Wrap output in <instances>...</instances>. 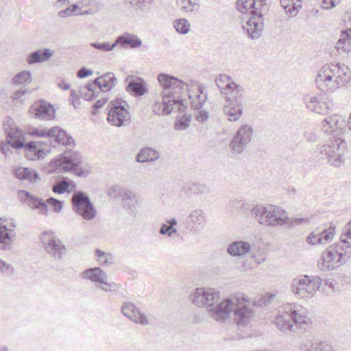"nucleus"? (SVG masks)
Instances as JSON below:
<instances>
[{
    "mask_svg": "<svg viewBox=\"0 0 351 351\" xmlns=\"http://www.w3.org/2000/svg\"><path fill=\"white\" fill-rule=\"evenodd\" d=\"M234 82L226 74H219L215 78V84L223 95H228V90L232 88Z\"/></svg>",
    "mask_w": 351,
    "mask_h": 351,
    "instance_id": "c9c22d12",
    "label": "nucleus"
},
{
    "mask_svg": "<svg viewBox=\"0 0 351 351\" xmlns=\"http://www.w3.org/2000/svg\"><path fill=\"white\" fill-rule=\"evenodd\" d=\"M270 212V204L265 206L262 204L254 206L250 209V215L258 223L267 226Z\"/></svg>",
    "mask_w": 351,
    "mask_h": 351,
    "instance_id": "c85d7f7f",
    "label": "nucleus"
},
{
    "mask_svg": "<svg viewBox=\"0 0 351 351\" xmlns=\"http://www.w3.org/2000/svg\"><path fill=\"white\" fill-rule=\"evenodd\" d=\"M41 243L47 254L54 260L61 259L62 255L66 254V250L62 241L52 231H44L40 236Z\"/></svg>",
    "mask_w": 351,
    "mask_h": 351,
    "instance_id": "2eb2a0df",
    "label": "nucleus"
},
{
    "mask_svg": "<svg viewBox=\"0 0 351 351\" xmlns=\"http://www.w3.org/2000/svg\"><path fill=\"white\" fill-rule=\"evenodd\" d=\"M342 238L351 239V220L347 223L343 230Z\"/></svg>",
    "mask_w": 351,
    "mask_h": 351,
    "instance_id": "0e129e2a",
    "label": "nucleus"
},
{
    "mask_svg": "<svg viewBox=\"0 0 351 351\" xmlns=\"http://www.w3.org/2000/svg\"><path fill=\"white\" fill-rule=\"evenodd\" d=\"M335 0H322V8L324 10H328L335 6Z\"/></svg>",
    "mask_w": 351,
    "mask_h": 351,
    "instance_id": "69168bd1",
    "label": "nucleus"
},
{
    "mask_svg": "<svg viewBox=\"0 0 351 351\" xmlns=\"http://www.w3.org/2000/svg\"><path fill=\"white\" fill-rule=\"evenodd\" d=\"M178 225V221L175 218L167 219L166 223L161 224L159 233L162 235H167L171 237L173 234L179 235L178 229L176 228Z\"/></svg>",
    "mask_w": 351,
    "mask_h": 351,
    "instance_id": "e433bc0d",
    "label": "nucleus"
},
{
    "mask_svg": "<svg viewBox=\"0 0 351 351\" xmlns=\"http://www.w3.org/2000/svg\"><path fill=\"white\" fill-rule=\"evenodd\" d=\"M117 80L112 72H108L99 77L90 80L80 90L82 97L90 101L99 96L101 92L110 91L117 84Z\"/></svg>",
    "mask_w": 351,
    "mask_h": 351,
    "instance_id": "0eeeda50",
    "label": "nucleus"
},
{
    "mask_svg": "<svg viewBox=\"0 0 351 351\" xmlns=\"http://www.w3.org/2000/svg\"><path fill=\"white\" fill-rule=\"evenodd\" d=\"M253 134L254 130L250 125H241L230 142V148L232 152L242 154L252 141Z\"/></svg>",
    "mask_w": 351,
    "mask_h": 351,
    "instance_id": "dca6fc26",
    "label": "nucleus"
},
{
    "mask_svg": "<svg viewBox=\"0 0 351 351\" xmlns=\"http://www.w3.org/2000/svg\"><path fill=\"white\" fill-rule=\"evenodd\" d=\"M346 142L341 138H337L334 141H330L329 144L324 145L320 147V153L325 155L328 159L333 156L335 151L337 152L346 149Z\"/></svg>",
    "mask_w": 351,
    "mask_h": 351,
    "instance_id": "c756f323",
    "label": "nucleus"
},
{
    "mask_svg": "<svg viewBox=\"0 0 351 351\" xmlns=\"http://www.w3.org/2000/svg\"><path fill=\"white\" fill-rule=\"evenodd\" d=\"M256 3V0H237V8L241 13L249 12L251 14Z\"/></svg>",
    "mask_w": 351,
    "mask_h": 351,
    "instance_id": "37998d69",
    "label": "nucleus"
},
{
    "mask_svg": "<svg viewBox=\"0 0 351 351\" xmlns=\"http://www.w3.org/2000/svg\"><path fill=\"white\" fill-rule=\"evenodd\" d=\"M306 310L291 303L284 305L274 319L275 325L282 331L305 330L308 326Z\"/></svg>",
    "mask_w": 351,
    "mask_h": 351,
    "instance_id": "39448f33",
    "label": "nucleus"
},
{
    "mask_svg": "<svg viewBox=\"0 0 351 351\" xmlns=\"http://www.w3.org/2000/svg\"><path fill=\"white\" fill-rule=\"evenodd\" d=\"M16 237V233L12 230H9L6 225L0 223V250H10L12 244V239Z\"/></svg>",
    "mask_w": 351,
    "mask_h": 351,
    "instance_id": "7c9ffc66",
    "label": "nucleus"
},
{
    "mask_svg": "<svg viewBox=\"0 0 351 351\" xmlns=\"http://www.w3.org/2000/svg\"><path fill=\"white\" fill-rule=\"evenodd\" d=\"M306 242L308 244L311 245H317V244H322V239L318 238L317 234L315 231L312 232L306 238Z\"/></svg>",
    "mask_w": 351,
    "mask_h": 351,
    "instance_id": "052dcab7",
    "label": "nucleus"
},
{
    "mask_svg": "<svg viewBox=\"0 0 351 351\" xmlns=\"http://www.w3.org/2000/svg\"><path fill=\"white\" fill-rule=\"evenodd\" d=\"M337 123H338V118L337 117H330L328 118H326L322 122L323 130H324L326 132H328V128L325 129L326 125L328 127V128L332 129L333 128V126H336L337 125Z\"/></svg>",
    "mask_w": 351,
    "mask_h": 351,
    "instance_id": "864d4df0",
    "label": "nucleus"
},
{
    "mask_svg": "<svg viewBox=\"0 0 351 351\" xmlns=\"http://www.w3.org/2000/svg\"><path fill=\"white\" fill-rule=\"evenodd\" d=\"M51 163L62 172H73L78 177L86 178L89 174V171L82 165V156L77 152H64L53 159Z\"/></svg>",
    "mask_w": 351,
    "mask_h": 351,
    "instance_id": "6e6552de",
    "label": "nucleus"
},
{
    "mask_svg": "<svg viewBox=\"0 0 351 351\" xmlns=\"http://www.w3.org/2000/svg\"><path fill=\"white\" fill-rule=\"evenodd\" d=\"M30 112L35 118L45 120H52L55 117V109L49 102L43 99L35 102L30 108Z\"/></svg>",
    "mask_w": 351,
    "mask_h": 351,
    "instance_id": "6ab92c4d",
    "label": "nucleus"
},
{
    "mask_svg": "<svg viewBox=\"0 0 351 351\" xmlns=\"http://www.w3.org/2000/svg\"><path fill=\"white\" fill-rule=\"evenodd\" d=\"M53 53L54 51L49 48L38 49L29 53L26 61L29 64L42 63L49 60Z\"/></svg>",
    "mask_w": 351,
    "mask_h": 351,
    "instance_id": "cd10ccee",
    "label": "nucleus"
},
{
    "mask_svg": "<svg viewBox=\"0 0 351 351\" xmlns=\"http://www.w3.org/2000/svg\"><path fill=\"white\" fill-rule=\"evenodd\" d=\"M322 285V279L318 276L304 275L295 278L291 284L293 293L300 298H308L313 295Z\"/></svg>",
    "mask_w": 351,
    "mask_h": 351,
    "instance_id": "ddd939ff",
    "label": "nucleus"
},
{
    "mask_svg": "<svg viewBox=\"0 0 351 351\" xmlns=\"http://www.w3.org/2000/svg\"><path fill=\"white\" fill-rule=\"evenodd\" d=\"M115 42L117 46L119 45L124 49H136L142 45L141 40L136 35L128 32L119 36Z\"/></svg>",
    "mask_w": 351,
    "mask_h": 351,
    "instance_id": "a878e982",
    "label": "nucleus"
},
{
    "mask_svg": "<svg viewBox=\"0 0 351 351\" xmlns=\"http://www.w3.org/2000/svg\"><path fill=\"white\" fill-rule=\"evenodd\" d=\"M343 150H341L337 152V149L335 151L333 156L328 158V162L332 166L335 167H339L343 163V156L344 154Z\"/></svg>",
    "mask_w": 351,
    "mask_h": 351,
    "instance_id": "a18cd8bd",
    "label": "nucleus"
},
{
    "mask_svg": "<svg viewBox=\"0 0 351 351\" xmlns=\"http://www.w3.org/2000/svg\"><path fill=\"white\" fill-rule=\"evenodd\" d=\"M308 218H302V217H296L292 219L291 224V226H298L302 223H308Z\"/></svg>",
    "mask_w": 351,
    "mask_h": 351,
    "instance_id": "338daca9",
    "label": "nucleus"
},
{
    "mask_svg": "<svg viewBox=\"0 0 351 351\" xmlns=\"http://www.w3.org/2000/svg\"><path fill=\"white\" fill-rule=\"evenodd\" d=\"M340 38L351 42V27L342 31Z\"/></svg>",
    "mask_w": 351,
    "mask_h": 351,
    "instance_id": "774afa93",
    "label": "nucleus"
},
{
    "mask_svg": "<svg viewBox=\"0 0 351 351\" xmlns=\"http://www.w3.org/2000/svg\"><path fill=\"white\" fill-rule=\"evenodd\" d=\"M191 115L184 114L180 117L175 123V129L178 130H183L187 128L191 122Z\"/></svg>",
    "mask_w": 351,
    "mask_h": 351,
    "instance_id": "49530a36",
    "label": "nucleus"
},
{
    "mask_svg": "<svg viewBox=\"0 0 351 351\" xmlns=\"http://www.w3.org/2000/svg\"><path fill=\"white\" fill-rule=\"evenodd\" d=\"M128 107V103L121 99L111 101L106 109L108 123L116 127L128 125L131 117Z\"/></svg>",
    "mask_w": 351,
    "mask_h": 351,
    "instance_id": "9b49d317",
    "label": "nucleus"
},
{
    "mask_svg": "<svg viewBox=\"0 0 351 351\" xmlns=\"http://www.w3.org/2000/svg\"><path fill=\"white\" fill-rule=\"evenodd\" d=\"M244 94V88L234 82L232 88L228 90V95H225V101L243 104Z\"/></svg>",
    "mask_w": 351,
    "mask_h": 351,
    "instance_id": "473e14b6",
    "label": "nucleus"
},
{
    "mask_svg": "<svg viewBox=\"0 0 351 351\" xmlns=\"http://www.w3.org/2000/svg\"><path fill=\"white\" fill-rule=\"evenodd\" d=\"M173 27L180 34H186L190 31V23L185 19H176L173 23Z\"/></svg>",
    "mask_w": 351,
    "mask_h": 351,
    "instance_id": "c03bdc74",
    "label": "nucleus"
},
{
    "mask_svg": "<svg viewBox=\"0 0 351 351\" xmlns=\"http://www.w3.org/2000/svg\"><path fill=\"white\" fill-rule=\"evenodd\" d=\"M160 157V153L157 150L149 147L141 149L136 154L135 160L137 162L155 161Z\"/></svg>",
    "mask_w": 351,
    "mask_h": 351,
    "instance_id": "72a5a7b5",
    "label": "nucleus"
},
{
    "mask_svg": "<svg viewBox=\"0 0 351 351\" xmlns=\"http://www.w3.org/2000/svg\"><path fill=\"white\" fill-rule=\"evenodd\" d=\"M274 297H275V295L273 293L265 294V295L262 296V298H260L256 303H254V305H256L258 306H267L272 302Z\"/></svg>",
    "mask_w": 351,
    "mask_h": 351,
    "instance_id": "603ef678",
    "label": "nucleus"
},
{
    "mask_svg": "<svg viewBox=\"0 0 351 351\" xmlns=\"http://www.w3.org/2000/svg\"><path fill=\"white\" fill-rule=\"evenodd\" d=\"M307 351H333L332 348L323 342H315L312 343Z\"/></svg>",
    "mask_w": 351,
    "mask_h": 351,
    "instance_id": "8fccbe9b",
    "label": "nucleus"
},
{
    "mask_svg": "<svg viewBox=\"0 0 351 351\" xmlns=\"http://www.w3.org/2000/svg\"><path fill=\"white\" fill-rule=\"evenodd\" d=\"M93 74V71L86 68V66L81 67L77 72V77L80 79L89 77Z\"/></svg>",
    "mask_w": 351,
    "mask_h": 351,
    "instance_id": "bf43d9fd",
    "label": "nucleus"
},
{
    "mask_svg": "<svg viewBox=\"0 0 351 351\" xmlns=\"http://www.w3.org/2000/svg\"><path fill=\"white\" fill-rule=\"evenodd\" d=\"M95 255L97 257L99 263L103 267L110 266L113 264L114 257L111 253H106L100 249H96L95 250Z\"/></svg>",
    "mask_w": 351,
    "mask_h": 351,
    "instance_id": "a19ab883",
    "label": "nucleus"
},
{
    "mask_svg": "<svg viewBox=\"0 0 351 351\" xmlns=\"http://www.w3.org/2000/svg\"><path fill=\"white\" fill-rule=\"evenodd\" d=\"M12 175L21 181H28L29 183H35L40 180L38 172L31 168L15 166L12 170Z\"/></svg>",
    "mask_w": 351,
    "mask_h": 351,
    "instance_id": "5701e85b",
    "label": "nucleus"
},
{
    "mask_svg": "<svg viewBox=\"0 0 351 351\" xmlns=\"http://www.w3.org/2000/svg\"><path fill=\"white\" fill-rule=\"evenodd\" d=\"M351 259V244L346 239L341 237L339 243L330 246L323 252L321 257L322 268L332 270Z\"/></svg>",
    "mask_w": 351,
    "mask_h": 351,
    "instance_id": "423d86ee",
    "label": "nucleus"
},
{
    "mask_svg": "<svg viewBox=\"0 0 351 351\" xmlns=\"http://www.w3.org/2000/svg\"><path fill=\"white\" fill-rule=\"evenodd\" d=\"M28 134L32 136L38 138H53L56 145L61 144L64 146L73 147L75 145V140L59 126H53L51 128H32L29 129Z\"/></svg>",
    "mask_w": 351,
    "mask_h": 351,
    "instance_id": "f8f14e48",
    "label": "nucleus"
},
{
    "mask_svg": "<svg viewBox=\"0 0 351 351\" xmlns=\"http://www.w3.org/2000/svg\"><path fill=\"white\" fill-rule=\"evenodd\" d=\"M71 203L74 212L84 219L90 221L95 217L96 210L84 192L75 191L72 195Z\"/></svg>",
    "mask_w": 351,
    "mask_h": 351,
    "instance_id": "4468645a",
    "label": "nucleus"
},
{
    "mask_svg": "<svg viewBox=\"0 0 351 351\" xmlns=\"http://www.w3.org/2000/svg\"><path fill=\"white\" fill-rule=\"evenodd\" d=\"M318 238L322 239V244L326 243L332 240L335 233V227L330 226L329 228H318L315 230Z\"/></svg>",
    "mask_w": 351,
    "mask_h": 351,
    "instance_id": "58836bf2",
    "label": "nucleus"
},
{
    "mask_svg": "<svg viewBox=\"0 0 351 351\" xmlns=\"http://www.w3.org/2000/svg\"><path fill=\"white\" fill-rule=\"evenodd\" d=\"M75 188L76 184L74 181L68 178L63 177L52 184L51 189L56 194H63L64 193H70L71 191Z\"/></svg>",
    "mask_w": 351,
    "mask_h": 351,
    "instance_id": "2f4dec72",
    "label": "nucleus"
},
{
    "mask_svg": "<svg viewBox=\"0 0 351 351\" xmlns=\"http://www.w3.org/2000/svg\"><path fill=\"white\" fill-rule=\"evenodd\" d=\"M82 274L83 278L99 284V287L105 291H116L121 287L119 284L108 282V276L101 267H90L84 270Z\"/></svg>",
    "mask_w": 351,
    "mask_h": 351,
    "instance_id": "f3484780",
    "label": "nucleus"
},
{
    "mask_svg": "<svg viewBox=\"0 0 351 351\" xmlns=\"http://www.w3.org/2000/svg\"><path fill=\"white\" fill-rule=\"evenodd\" d=\"M250 250V244L243 241L233 242L227 249L228 254L233 256H241L247 253Z\"/></svg>",
    "mask_w": 351,
    "mask_h": 351,
    "instance_id": "f704fd0d",
    "label": "nucleus"
},
{
    "mask_svg": "<svg viewBox=\"0 0 351 351\" xmlns=\"http://www.w3.org/2000/svg\"><path fill=\"white\" fill-rule=\"evenodd\" d=\"M195 306L210 307L209 311L213 319L223 322L233 313L237 325L245 326L254 316V311L248 306V297L237 293L232 298H225L216 304L219 298V292L214 289L197 288L189 296Z\"/></svg>",
    "mask_w": 351,
    "mask_h": 351,
    "instance_id": "f257e3e1",
    "label": "nucleus"
},
{
    "mask_svg": "<svg viewBox=\"0 0 351 351\" xmlns=\"http://www.w3.org/2000/svg\"><path fill=\"white\" fill-rule=\"evenodd\" d=\"M204 221L202 210H195L185 219L180 222V226H184L189 231L195 230L198 226H202Z\"/></svg>",
    "mask_w": 351,
    "mask_h": 351,
    "instance_id": "393cba45",
    "label": "nucleus"
},
{
    "mask_svg": "<svg viewBox=\"0 0 351 351\" xmlns=\"http://www.w3.org/2000/svg\"><path fill=\"white\" fill-rule=\"evenodd\" d=\"M119 197L123 208L135 217L138 214V207L141 202L139 197L126 189L120 192Z\"/></svg>",
    "mask_w": 351,
    "mask_h": 351,
    "instance_id": "a211bd4d",
    "label": "nucleus"
},
{
    "mask_svg": "<svg viewBox=\"0 0 351 351\" xmlns=\"http://www.w3.org/2000/svg\"><path fill=\"white\" fill-rule=\"evenodd\" d=\"M199 93L196 95L194 97L192 96H189V99H191V108L194 110H199L202 108L204 102L207 99V94L203 95V90L202 88H199Z\"/></svg>",
    "mask_w": 351,
    "mask_h": 351,
    "instance_id": "79ce46f5",
    "label": "nucleus"
},
{
    "mask_svg": "<svg viewBox=\"0 0 351 351\" xmlns=\"http://www.w3.org/2000/svg\"><path fill=\"white\" fill-rule=\"evenodd\" d=\"M303 101L309 110L317 114H326L330 108L328 104L323 102L322 99L313 94L304 95Z\"/></svg>",
    "mask_w": 351,
    "mask_h": 351,
    "instance_id": "4be33fe9",
    "label": "nucleus"
},
{
    "mask_svg": "<svg viewBox=\"0 0 351 351\" xmlns=\"http://www.w3.org/2000/svg\"><path fill=\"white\" fill-rule=\"evenodd\" d=\"M158 81L162 87V101H156L153 106V112L156 114H169L173 110L184 112L187 108V101L182 98V91L186 90L188 85L178 77L167 74L159 73Z\"/></svg>",
    "mask_w": 351,
    "mask_h": 351,
    "instance_id": "f03ea898",
    "label": "nucleus"
},
{
    "mask_svg": "<svg viewBox=\"0 0 351 351\" xmlns=\"http://www.w3.org/2000/svg\"><path fill=\"white\" fill-rule=\"evenodd\" d=\"M108 100L107 97H102L92 106V114H97L98 110L101 108Z\"/></svg>",
    "mask_w": 351,
    "mask_h": 351,
    "instance_id": "6e6d98bb",
    "label": "nucleus"
},
{
    "mask_svg": "<svg viewBox=\"0 0 351 351\" xmlns=\"http://www.w3.org/2000/svg\"><path fill=\"white\" fill-rule=\"evenodd\" d=\"M199 5L198 0H187V5H182V9L186 12H193L197 9Z\"/></svg>",
    "mask_w": 351,
    "mask_h": 351,
    "instance_id": "13d9d810",
    "label": "nucleus"
},
{
    "mask_svg": "<svg viewBox=\"0 0 351 351\" xmlns=\"http://www.w3.org/2000/svg\"><path fill=\"white\" fill-rule=\"evenodd\" d=\"M232 206L235 207L237 209H240L241 210H243L245 213H246L247 211L250 212V209L252 208V206L248 203H245L242 201L235 200L233 202Z\"/></svg>",
    "mask_w": 351,
    "mask_h": 351,
    "instance_id": "5fc2aeb1",
    "label": "nucleus"
},
{
    "mask_svg": "<svg viewBox=\"0 0 351 351\" xmlns=\"http://www.w3.org/2000/svg\"><path fill=\"white\" fill-rule=\"evenodd\" d=\"M267 220V226H282L289 219L287 213L278 206L270 204V212Z\"/></svg>",
    "mask_w": 351,
    "mask_h": 351,
    "instance_id": "b1692460",
    "label": "nucleus"
},
{
    "mask_svg": "<svg viewBox=\"0 0 351 351\" xmlns=\"http://www.w3.org/2000/svg\"><path fill=\"white\" fill-rule=\"evenodd\" d=\"M288 1L282 3V0H280L281 6L285 9L286 14L290 16H295L297 14V8L295 7H291V3H288Z\"/></svg>",
    "mask_w": 351,
    "mask_h": 351,
    "instance_id": "4d7b16f0",
    "label": "nucleus"
},
{
    "mask_svg": "<svg viewBox=\"0 0 351 351\" xmlns=\"http://www.w3.org/2000/svg\"><path fill=\"white\" fill-rule=\"evenodd\" d=\"M32 73L29 71H23L18 73L12 80V84L14 86L21 84H29L32 82Z\"/></svg>",
    "mask_w": 351,
    "mask_h": 351,
    "instance_id": "ea45409f",
    "label": "nucleus"
},
{
    "mask_svg": "<svg viewBox=\"0 0 351 351\" xmlns=\"http://www.w3.org/2000/svg\"><path fill=\"white\" fill-rule=\"evenodd\" d=\"M17 198L21 203L28 205L32 209L38 210L40 214L44 215H47L49 207H51L55 212L60 211L64 203L63 201L52 197L48 198L45 202L42 198L23 189L17 191Z\"/></svg>",
    "mask_w": 351,
    "mask_h": 351,
    "instance_id": "1a4fd4ad",
    "label": "nucleus"
},
{
    "mask_svg": "<svg viewBox=\"0 0 351 351\" xmlns=\"http://www.w3.org/2000/svg\"><path fill=\"white\" fill-rule=\"evenodd\" d=\"M336 49L339 53H348L351 51V42L339 38L336 44Z\"/></svg>",
    "mask_w": 351,
    "mask_h": 351,
    "instance_id": "09e8293b",
    "label": "nucleus"
},
{
    "mask_svg": "<svg viewBox=\"0 0 351 351\" xmlns=\"http://www.w3.org/2000/svg\"><path fill=\"white\" fill-rule=\"evenodd\" d=\"M13 121L11 119L8 121V124H4L5 134H7V138L9 144L14 149H24L28 153L27 157L31 155V159L44 158L51 150V147H56V145H52L51 140L47 141H32L25 142L24 134L17 127H12Z\"/></svg>",
    "mask_w": 351,
    "mask_h": 351,
    "instance_id": "7ed1b4c3",
    "label": "nucleus"
},
{
    "mask_svg": "<svg viewBox=\"0 0 351 351\" xmlns=\"http://www.w3.org/2000/svg\"><path fill=\"white\" fill-rule=\"evenodd\" d=\"M243 104L226 102L223 110L228 117V120L231 122L238 121L243 113Z\"/></svg>",
    "mask_w": 351,
    "mask_h": 351,
    "instance_id": "bb28decb",
    "label": "nucleus"
},
{
    "mask_svg": "<svg viewBox=\"0 0 351 351\" xmlns=\"http://www.w3.org/2000/svg\"><path fill=\"white\" fill-rule=\"evenodd\" d=\"M269 0H256V6L251 12L243 28L246 31L248 37L252 39H258L262 35L264 23L263 12L268 10L267 7Z\"/></svg>",
    "mask_w": 351,
    "mask_h": 351,
    "instance_id": "9d476101",
    "label": "nucleus"
},
{
    "mask_svg": "<svg viewBox=\"0 0 351 351\" xmlns=\"http://www.w3.org/2000/svg\"><path fill=\"white\" fill-rule=\"evenodd\" d=\"M350 69L339 63L322 66L315 77L317 88L322 92H333L345 86L350 80Z\"/></svg>",
    "mask_w": 351,
    "mask_h": 351,
    "instance_id": "20e7f679",
    "label": "nucleus"
},
{
    "mask_svg": "<svg viewBox=\"0 0 351 351\" xmlns=\"http://www.w3.org/2000/svg\"><path fill=\"white\" fill-rule=\"evenodd\" d=\"M121 313L135 323L142 325L148 324L146 315L142 313L139 308L132 302H124L121 307Z\"/></svg>",
    "mask_w": 351,
    "mask_h": 351,
    "instance_id": "aec40b11",
    "label": "nucleus"
},
{
    "mask_svg": "<svg viewBox=\"0 0 351 351\" xmlns=\"http://www.w3.org/2000/svg\"><path fill=\"white\" fill-rule=\"evenodd\" d=\"M183 190L188 194H203L210 192L209 186L200 182H193L186 184Z\"/></svg>",
    "mask_w": 351,
    "mask_h": 351,
    "instance_id": "4c0bfd02",
    "label": "nucleus"
},
{
    "mask_svg": "<svg viewBox=\"0 0 351 351\" xmlns=\"http://www.w3.org/2000/svg\"><path fill=\"white\" fill-rule=\"evenodd\" d=\"M90 46L98 50L110 51L117 47V44L115 41L112 44H110L109 42L91 43Z\"/></svg>",
    "mask_w": 351,
    "mask_h": 351,
    "instance_id": "de8ad7c7",
    "label": "nucleus"
},
{
    "mask_svg": "<svg viewBox=\"0 0 351 351\" xmlns=\"http://www.w3.org/2000/svg\"><path fill=\"white\" fill-rule=\"evenodd\" d=\"M125 81H128L126 90L135 97H141L148 92L145 80L140 77L133 75L128 76Z\"/></svg>",
    "mask_w": 351,
    "mask_h": 351,
    "instance_id": "412c9836",
    "label": "nucleus"
},
{
    "mask_svg": "<svg viewBox=\"0 0 351 351\" xmlns=\"http://www.w3.org/2000/svg\"><path fill=\"white\" fill-rule=\"evenodd\" d=\"M27 92V89H21V90H16L13 93L12 98L14 101L22 102L23 100L21 99V97L25 94H26Z\"/></svg>",
    "mask_w": 351,
    "mask_h": 351,
    "instance_id": "680f3d73",
    "label": "nucleus"
},
{
    "mask_svg": "<svg viewBox=\"0 0 351 351\" xmlns=\"http://www.w3.org/2000/svg\"><path fill=\"white\" fill-rule=\"evenodd\" d=\"M6 141H7L6 143H2L0 145V151L5 156H9L12 153V151L10 150V147H12V146L9 144V142H8L7 138H6Z\"/></svg>",
    "mask_w": 351,
    "mask_h": 351,
    "instance_id": "e2e57ef3",
    "label": "nucleus"
},
{
    "mask_svg": "<svg viewBox=\"0 0 351 351\" xmlns=\"http://www.w3.org/2000/svg\"><path fill=\"white\" fill-rule=\"evenodd\" d=\"M126 3L131 4L135 9L143 10L146 4H149L152 0H125Z\"/></svg>",
    "mask_w": 351,
    "mask_h": 351,
    "instance_id": "3c124183",
    "label": "nucleus"
}]
</instances>
